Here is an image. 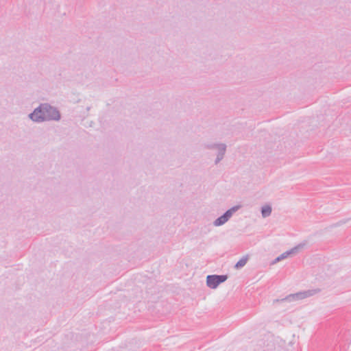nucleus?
I'll use <instances>...</instances> for the list:
<instances>
[{"label":"nucleus","mask_w":351,"mask_h":351,"mask_svg":"<svg viewBox=\"0 0 351 351\" xmlns=\"http://www.w3.org/2000/svg\"><path fill=\"white\" fill-rule=\"evenodd\" d=\"M228 278V276L227 274L223 275H217V274H211L208 275L206 279V286L212 289H217L219 285Z\"/></svg>","instance_id":"1"},{"label":"nucleus","mask_w":351,"mask_h":351,"mask_svg":"<svg viewBox=\"0 0 351 351\" xmlns=\"http://www.w3.org/2000/svg\"><path fill=\"white\" fill-rule=\"evenodd\" d=\"M28 117L34 122L43 123L46 121L45 105L40 104L31 113L28 114Z\"/></svg>","instance_id":"2"},{"label":"nucleus","mask_w":351,"mask_h":351,"mask_svg":"<svg viewBox=\"0 0 351 351\" xmlns=\"http://www.w3.org/2000/svg\"><path fill=\"white\" fill-rule=\"evenodd\" d=\"M240 205H237L229 208L213 221V225L215 226H221L223 225L231 218L232 215L240 208Z\"/></svg>","instance_id":"3"},{"label":"nucleus","mask_w":351,"mask_h":351,"mask_svg":"<svg viewBox=\"0 0 351 351\" xmlns=\"http://www.w3.org/2000/svg\"><path fill=\"white\" fill-rule=\"evenodd\" d=\"M46 121H59L61 119L60 111L56 107L51 106L48 103H44Z\"/></svg>","instance_id":"4"},{"label":"nucleus","mask_w":351,"mask_h":351,"mask_svg":"<svg viewBox=\"0 0 351 351\" xmlns=\"http://www.w3.org/2000/svg\"><path fill=\"white\" fill-rule=\"evenodd\" d=\"M204 147L208 149H217V155L215 160V164L217 165L223 158L227 146L224 143H210L205 144Z\"/></svg>","instance_id":"5"},{"label":"nucleus","mask_w":351,"mask_h":351,"mask_svg":"<svg viewBox=\"0 0 351 351\" xmlns=\"http://www.w3.org/2000/svg\"><path fill=\"white\" fill-rule=\"evenodd\" d=\"M304 294H305L304 291H300V292H298L296 293L289 294L284 298L274 300V304L276 302H284V301L291 302L293 300H302V299L306 298V296H304Z\"/></svg>","instance_id":"6"},{"label":"nucleus","mask_w":351,"mask_h":351,"mask_svg":"<svg viewBox=\"0 0 351 351\" xmlns=\"http://www.w3.org/2000/svg\"><path fill=\"white\" fill-rule=\"evenodd\" d=\"M306 241H304L302 243H300L293 248L290 249L285 252V254L289 256L291 254H294L298 253L301 249H302L306 245Z\"/></svg>","instance_id":"7"},{"label":"nucleus","mask_w":351,"mask_h":351,"mask_svg":"<svg viewBox=\"0 0 351 351\" xmlns=\"http://www.w3.org/2000/svg\"><path fill=\"white\" fill-rule=\"evenodd\" d=\"M272 209L271 206L265 205L261 207V215L263 217H269L271 213Z\"/></svg>","instance_id":"8"},{"label":"nucleus","mask_w":351,"mask_h":351,"mask_svg":"<svg viewBox=\"0 0 351 351\" xmlns=\"http://www.w3.org/2000/svg\"><path fill=\"white\" fill-rule=\"evenodd\" d=\"M248 260V256H243L237 263L234 265V268L236 269H239L244 267L247 263Z\"/></svg>","instance_id":"9"},{"label":"nucleus","mask_w":351,"mask_h":351,"mask_svg":"<svg viewBox=\"0 0 351 351\" xmlns=\"http://www.w3.org/2000/svg\"><path fill=\"white\" fill-rule=\"evenodd\" d=\"M320 291V289H309V290H307V291H304V296H306V298H308V297H311L313 295H315V293H318Z\"/></svg>","instance_id":"10"},{"label":"nucleus","mask_w":351,"mask_h":351,"mask_svg":"<svg viewBox=\"0 0 351 351\" xmlns=\"http://www.w3.org/2000/svg\"><path fill=\"white\" fill-rule=\"evenodd\" d=\"M287 257H288V256H287V254H285V252H283L282 254H281L280 256H278V257H276V258L274 260V261L272 262V264H275V263H278V262H280V261H282V260H283V259H285V258H287Z\"/></svg>","instance_id":"11"}]
</instances>
